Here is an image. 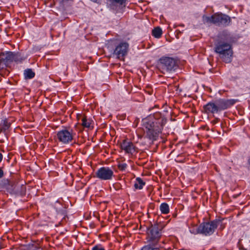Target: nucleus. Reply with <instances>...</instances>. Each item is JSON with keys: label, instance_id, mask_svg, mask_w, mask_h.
<instances>
[{"label": "nucleus", "instance_id": "obj_1", "mask_svg": "<svg viewBox=\"0 0 250 250\" xmlns=\"http://www.w3.org/2000/svg\"><path fill=\"white\" fill-rule=\"evenodd\" d=\"M218 38L220 40L215 44V52L223 62L229 63L231 61L233 54L231 44L228 42L231 39L230 35L225 30L219 33Z\"/></svg>", "mask_w": 250, "mask_h": 250}, {"label": "nucleus", "instance_id": "obj_2", "mask_svg": "<svg viewBox=\"0 0 250 250\" xmlns=\"http://www.w3.org/2000/svg\"><path fill=\"white\" fill-rule=\"evenodd\" d=\"M166 123V118L159 113L154 114L153 118L145 120L144 124L146 129L147 137L150 140H156Z\"/></svg>", "mask_w": 250, "mask_h": 250}, {"label": "nucleus", "instance_id": "obj_3", "mask_svg": "<svg viewBox=\"0 0 250 250\" xmlns=\"http://www.w3.org/2000/svg\"><path fill=\"white\" fill-rule=\"evenodd\" d=\"M163 228L162 224L151 225L147 229V245L143 247L141 250H160L158 242L162 236Z\"/></svg>", "mask_w": 250, "mask_h": 250}, {"label": "nucleus", "instance_id": "obj_4", "mask_svg": "<svg viewBox=\"0 0 250 250\" xmlns=\"http://www.w3.org/2000/svg\"><path fill=\"white\" fill-rule=\"evenodd\" d=\"M237 101L235 99H219L215 102H209L203 107L206 113L215 114L225 110L234 105Z\"/></svg>", "mask_w": 250, "mask_h": 250}, {"label": "nucleus", "instance_id": "obj_5", "mask_svg": "<svg viewBox=\"0 0 250 250\" xmlns=\"http://www.w3.org/2000/svg\"><path fill=\"white\" fill-rule=\"evenodd\" d=\"M203 21L205 23H212L218 26L228 25L230 22V17L222 13H216L211 17H203Z\"/></svg>", "mask_w": 250, "mask_h": 250}, {"label": "nucleus", "instance_id": "obj_6", "mask_svg": "<svg viewBox=\"0 0 250 250\" xmlns=\"http://www.w3.org/2000/svg\"><path fill=\"white\" fill-rule=\"evenodd\" d=\"M177 67L176 61L170 57H162L158 63V68L163 74L173 71Z\"/></svg>", "mask_w": 250, "mask_h": 250}, {"label": "nucleus", "instance_id": "obj_7", "mask_svg": "<svg viewBox=\"0 0 250 250\" xmlns=\"http://www.w3.org/2000/svg\"><path fill=\"white\" fill-rule=\"evenodd\" d=\"M221 223V220L216 219L209 222L202 223L198 227V231L205 235H210L213 233L217 226Z\"/></svg>", "mask_w": 250, "mask_h": 250}, {"label": "nucleus", "instance_id": "obj_8", "mask_svg": "<svg viewBox=\"0 0 250 250\" xmlns=\"http://www.w3.org/2000/svg\"><path fill=\"white\" fill-rule=\"evenodd\" d=\"M75 135L72 129L64 128L58 132L57 136L60 142L67 144L72 142Z\"/></svg>", "mask_w": 250, "mask_h": 250}, {"label": "nucleus", "instance_id": "obj_9", "mask_svg": "<svg viewBox=\"0 0 250 250\" xmlns=\"http://www.w3.org/2000/svg\"><path fill=\"white\" fill-rule=\"evenodd\" d=\"M96 177L102 180H110L114 176L113 171L108 167H102L95 173Z\"/></svg>", "mask_w": 250, "mask_h": 250}, {"label": "nucleus", "instance_id": "obj_10", "mask_svg": "<svg viewBox=\"0 0 250 250\" xmlns=\"http://www.w3.org/2000/svg\"><path fill=\"white\" fill-rule=\"evenodd\" d=\"M14 53L12 52H6L1 53L0 54V69H4L6 67L8 63L13 61Z\"/></svg>", "mask_w": 250, "mask_h": 250}, {"label": "nucleus", "instance_id": "obj_11", "mask_svg": "<svg viewBox=\"0 0 250 250\" xmlns=\"http://www.w3.org/2000/svg\"><path fill=\"white\" fill-rule=\"evenodd\" d=\"M128 44L127 42H121L116 46L114 51V54L116 55L118 58L124 57L127 52Z\"/></svg>", "mask_w": 250, "mask_h": 250}, {"label": "nucleus", "instance_id": "obj_12", "mask_svg": "<svg viewBox=\"0 0 250 250\" xmlns=\"http://www.w3.org/2000/svg\"><path fill=\"white\" fill-rule=\"evenodd\" d=\"M121 147L126 153L133 155L136 152V147L133 144L129 141L124 140L121 144Z\"/></svg>", "mask_w": 250, "mask_h": 250}, {"label": "nucleus", "instance_id": "obj_13", "mask_svg": "<svg viewBox=\"0 0 250 250\" xmlns=\"http://www.w3.org/2000/svg\"><path fill=\"white\" fill-rule=\"evenodd\" d=\"M10 126L11 123L8 122L7 119L2 120L0 123V133L3 132L6 134Z\"/></svg>", "mask_w": 250, "mask_h": 250}, {"label": "nucleus", "instance_id": "obj_14", "mask_svg": "<svg viewBox=\"0 0 250 250\" xmlns=\"http://www.w3.org/2000/svg\"><path fill=\"white\" fill-rule=\"evenodd\" d=\"M13 189L16 192L17 194L21 196H23L25 194L26 187L24 185H17Z\"/></svg>", "mask_w": 250, "mask_h": 250}, {"label": "nucleus", "instance_id": "obj_15", "mask_svg": "<svg viewBox=\"0 0 250 250\" xmlns=\"http://www.w3.org/2000/svg\"><path fill=\"white\" fill-rule=\"evenodd\" d=\"M145 185V182H144L141 178H137L134 186L136 189H141Z\"/></svg>", "mask_w": 250, "mask_h": 250}, {"label": "nucleus", "instance_id": "obj_16", "mask_svg": "<svg viewBox=\"0 0 250 250\" xmlns=\"http://www.w3.org/2000/svg\"><path fill=\"white\" fill-rule=\"evenodd\" d=\"M24 75L25 79H31L35 77V74L31 69H26L24 71Z\"/></svg>", "mask_w": 250, "mask_h": 250}, {"label": "nucleus", "instance_id": "obj_17", "mask_svg": "<svg viewBox=\"0 0 250 250\" xmlns=\"http://www.w3.org/2000/svg\"><path fill=\"white\" fill-rule=\"evenodd\" d=\"M152 34L154 37L159 38L162 35V30L160 27H157L152 30Z\"/></svg>", "mask_w": 250, "mask_h": 250}, {"label": "nucleus", "instance_id": "obj_18", "mask_svg": "<svg viewBox=\"0 0 250 250\" xmlns=\"http://www.w3.org/2000/svg\"><path fill=\"white\" fill-rule=\"evenodd\" d=\"M160 209L163 214H167L169 211V206L167 203H162L160 207Z\"/></svg>", "mask_w": 250, "mask_h": 250}, {"label": "nucleus", "instance_id": "obj_19", "mask_svg": "<svg viewBox=\"0 0 250 250\" xmlns=\"http://www.w3.org/2000/svg\"><path fill=\"white\" fill-rule=\"evenodd\" d=\"M82 125L84 127L89 128L90 127L91 121L87 120L86 117H83Z\"/></svg>", "mask_w": 250, "mask_h": 250}, {"label": "nucleus", "instance_id": "obj_20", "mask_svg": "<svg viewBox=\"0 0 250 250\" xmlns=\"http://www.w3.org/2000/svg\"><path fill=\"white\" fill-rule=\"evenodd\" d=\"M14 57H13V61L16 62H21L23 60L25 59L24 58L21 56L20 54L19 53H14Z\"/></svg>", "mask_w": 250, "mask_h": 250}, {"label": "nucleus", "instance_id": "obj_21", "mask_svg": "<svg viewBox=\"0 0 250 250\" xmlns=\"http://www.w3.org/2000/svg\"><path fill=\"white\" fill-rule=\"evenodd\" d=\"M119 169L121 171H125L127 167V164L124 163H120L118 165Z\"/></svg>", "mask_w": 250, "mask_h": 250}, {"label": "nucleus", "instance_id": "obj_22", "mask_svg": "<svg viewBox=\"0 0 250 250\" xmlns=\"http://www.w3.org/2000/svg\"><path fill=\"white\" fill-rule=\"evenodd\" d=\"M92 250H105L104 249L99 246H94Z\"/></svg>", "mask_w": 250, "mask_h": 250}, {"label": "nucleus", "instance_id": "obj_23", "mask_svg": "<svg viewBox=\"0 0 250 250\" xmlns=\"http://www.w3.org/2000/svg\"><path fill=\"white\" fill-rule=\"evenodd\" d=\"M113 2L119 3L120 4H123L125 2V0H112Z\"/></svg>", "mask_w": 250, "mask_h": 250}, {"label": "nucleus", "instance_id": "obj_24", "mask_svg": "<svg viewBox=\"0 0 250 250\" xmlns=\"http://www.w3.org/2000/svg\"><path fill=\"white\" fill-rule=\"evenodd\" d=\"M3 176V172L1 168H0V178H2Z\"/></svg>", "mask_w": 250, "mask_h": 250}, {"label": "nucleus", "instance_id": "obj_25", "mask_svg": "<svg viewBox=\"0 0 250 250\" xmlns=\"http://www.w3.org/2000/svg\"><path fill=\"white\" fill-rule=\"evenodd\" d=\"M90 1L95 2V3H99L100 0H90Z\"/></svg>", "mask_w": 250, "mask_h": 250}, {"label": "nucleus", "instance_id": "obj_26", "mask_svg": "<svg viewBox=\"0 0 250 250\" xmlns=\"http://www.w3.org/2000/svg\"><path fill=\"white\" fill-rule=\"evenodd\" d=\"M3 156L1 153H0V163L2 160Z\"/></svg>", "mask_w": 250, "mask_h": 250}]
</instances>
